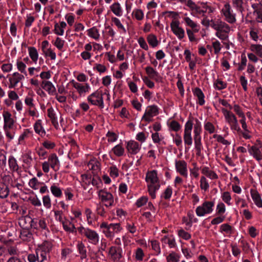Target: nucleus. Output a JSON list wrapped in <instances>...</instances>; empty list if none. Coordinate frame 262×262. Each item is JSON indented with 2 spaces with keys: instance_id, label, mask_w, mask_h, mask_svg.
Masks as SVG:
<instances>
[{
  "instance_id": "obj_1",
  "label": "nucleus",
  "mask_w": 262,
  "mask_h": 262,
  "mask_svg": "<svg viewBox=\"0 0 262 262\" xmlns=\"http://www.w3.org/2000/svg\"><path fill=\"white\" fill-rule=\"evenodd\" d=\"M187 5L192 10L193 13L199 14H202L203 16H205V13L208 12V13H210L212 12V8L210 7H208L206 4L204 3H198L196 4L192 0H187Z\"/></svg>"
},
{
  "instance_id": "obj_2",
  "label": "nucleus",
  "mask_w": 262,
  "mask_h": 262,
  "mask_svg": "<svg viewBox=\"0 0 262 262\" xmlns=\"http://www.w3.org/2000/svg\"><path fill=\"white\" fill-rule=\"evenodd\" d=\"M214 203L213 201H205L201 206L196 208V213L198 216H202L206 214L210 213L212 210V207Z\"/></svg>"
},
{
  "instance_id": "obj_3",
  "label": "nucleus",
  "mask_w": 262,
  "mask_h": 262,
  "mask_svg": "<svg viewBox=\"0 0 262 262\" xmlns=\"http://www.w3.org/2000/svg\"><path fill=\"white\" fill-rule=\"evenodd\" d=\"M177 17H174L170 24V27L173 33L177 36L179 39H182L184 38L185 35V32L184 29L180 27V22L179 20H176Z\"/></svg>"
},
{
  "instance_id": "obj_4",
  "label": "nucleus",
  "mask_w": 262,
  "mask_h": 262,
  "mask_svg": "<svg viewBox=\"0 0 262 262\" xmlns=\"http://www.w3.org/2000/svg\"><path fill=\"white\" fill-rule=\"evenodd\" d=\"M158 114L159 108L157 106L155 105L148 106L142 118V120L147 122H150L152 121L151 118L154 116L157 115Z\"/></svg>"
},
{
  "instance_id": "obj_5",
  "label": "nucleus",
  "mask_w": 262,
  "mask_h": 262,
  "mask_svg": "<svg viewBox=\"0 0 262 262\" xmlns=\"http://www.w3.org/2000/svg\"><path fill=\"white\" fill-rule=\"evenodd\" d=\"M98 195L103 202H109V204H105L106 207L113 205L114 203L113 196L110 192H107L103 189L98 192Z\"/></svg>"
},
{
  "instance_id": "obj_6",
  "label": "nucleus",
  "mask_w": 262,
  "mask_h": 262,
  "mask_svg": "<svg viewBox=\"0 0 262 262\" xmlns=\"http://www.w3.org/2000/svg\"><path fill=\"white\" fill-rule=\"evenodd\" d=\"M222 21L219 19H217V20L214 19L210 20L209 19H207L206 18L202 20V23L203 25L206 27L210 26L214 30L219 31L220 29V24L222 23Z\"/></svg>"
},
{
  "instance_id": "obj_7",
  "label": "nucleus",
  "mask_w": 262,
  "mask_h": 262,
  "mask_svg": "<svg viewBox=\"0 0 262 262\" xmlns=\"http://www.w3.org/2000/svg\"><path fill=\"white\" fill-rule=\"evenodd\" d=\"M122 249L120 247L112 246L110 248L109 254L114 261H119L122 257Z\"/></svg>"
},
{
  "instance_id": "obj_8",
  "label": "nucleus",
  "mask_w": 262,
  "mask_h": 262,
  "mask_svg": "<svg viewBox=\"0 0 262 262\" xmlns=\"http://www.w3.org/2000/svg\"><path fill=\"white\" fill-rule=\"evenodd\" d=\"M126 147L128 151L133 155L137 154L140 149L139 143L133 140L127 142Z\"/></svg>"
},
{
  "instance_id": "obj_9",
  "label": "nucleus",
  "mask_w": 262,
  "mask_h": 262,
  "mask_svg": "<svg viewBox=\"0 0 262 262\" xmlns=\"http://www.w3.org/2000/svg\"><path fill=\"white\" fill-rule=\"evenodd\" d=\"M41 86L43 89L47 91L50 95H54L56 93V88L51 81H42Z\"/></svg>"
},
{
  "instance_id": "obj_10",
  "label": "nucleus",
  "mask_w": 262,
  "mask_h": 262,
  "mask_svg": "<svg viewBox=\"0 0 262 262\" xmlns=\"http://www.w3.org/2000/svg\"><path fill=\"white\" fill-rule=\"evenodd\" d=\"M176 167L178 172L183 176H187V163L184 160L176 161Z\"/></svg>"
},
{
  "instance_id": "obj_11",
  "label": "nucleus",
  "mask_w": 262,
  "mask_h": 262,
  "mask_svg": "<svg viewBox=\"0 0 262 262\" xmlns=\"http://www.w3.org/2000/svg\"><path fill=\"white\" fill-rule=\"evenodd\" d=\"M249 151L255 158H256L257 160L260 161L262 160V151L260 148H259V144L258 143L256 145L252 146L249 149Z\"/></svg>"
},
{
  "instance_id": "obj_12",
  "label": "nucleus",
  "mask_w": 262,
  "mask_h": 262,
  "mask_svg": "<svg viewBox=\"0 0 262 262\" xmlns=\"http://www.w3.org/2000/svg\"><path fill=\"white\" fill-rule=\"evenodd\" d=\"M145 180L147 182H150L152 184H156L159 182L157 176V171L156 170L148 171L146 173Z\"/></svg>"
},
{
  "instance_id": "obj_13",
  "label": "nucleus",
  "mask_w": 262,
  "mask_h": 262,
  "mask_svg": "<svg viewBox=\"0 0 262 262\" xmlns=\"http://www.w3.org/2000/svg\"><path fill=\"white\" fill-rule=\"evenodd\" d=\"M13 77L9 78L10 84L9 88H14L20 80L24 78L23 75L19 74L18 72H15L13 74Z\"/></svg>"
},
{
  "instance_id": "obj_14",
  "label": "nucleus",
  "mask_w": 262,
  "mask_h": 262,
  "mask_svg": "<svg viewBox=\"0 0 262 262\" xmlns=\"http://www.w3.org/2000/svg\"><path fill=\"white\" fill-rule=\"evenodd\" d=\"M4 119V129L11 128L14 124V120L11 118V114L8 112H4L3 114Z\"/></svg>"
},
{
  "instance_id": "obj_15",
  "label": "nucleus",
  "mask_w": 262,
  "mask_h": 262,
  "mask_svg": "<svg viewBox=\"0 0 262 262\" xmlns=\"http://www.w3.org/2000/svg\"><path fill=\"white\" fill-rule=\"evenodd\" d=\"M84 235L90 240L92 241V243L94 244H96L98 242V235L94 230H92L88 228L86 229Z\"/></svg>"
},
{
  "instance_id": "obj_16",
  "label": "nucleus",
  "mask_w": 262,
  "mask_h": 262,
  "mask_svg": "<svg viewBox=\"0 0 262 262\" xmlns=\"http://www.w3.org/2000/svg\"><path fill=\"white\" fill-rule=\"evenodd\" d=\"M250 192L251 197L256 205L258 207H262V200L258 191L255 189H251Z\"/></svg>"
},
{
  "instance_id": "obj_17",
  "label": "nucleus",
  "mask_w": 262,
  "mask_h": 262,
  "mask_svg": "<svg viewBox=\"0 0 262 262\" xmlns=\"http://www.w3.org/2000/svg\"><path fill=\"white\" fill-rule=\"evenodd\" d=\"M194 95L198 99V103L203 105L205 103L204 95L202 91L199 88H195L193 90Z\"/></svg>"
},
{
  "instance_id": "obj_18",
  "label": "nucleus",
  "mask_w": 262,
  "mask_h": 262,
  "mask_svg": "<svg viewBox=\"0 0 262 262\" xmlns=\"http://www.w3.org/2000/svg\"><path fill=\"white\" fill-rule=\"evenodd\" d=\"M146 74L148 75L150 78L154 79L157 81H158V78L160 77L159 73L156 71L154 69L150 66L147 67L145 68Z\"/></svg>"
},
{
  "instance_id": "obj_19",
  "label": "nucleus",
  "mask_w": 262,
  "mask_h": 262,
  "mask_svg": "<svg viewBox=\"0 0 262 262\" xmlns=\"http://www.w3.org/2000/svg\"><path fill=\"white\" fill-rule=\"evenodd\" d=\"M52 248V244L50 242L45 241L41 244L38 245V248L36 250L42 251L47 253H49Z\"/></svg>"
},
{
  "instance_id": "obj_20",
  "label": "nucleus",
  "mask_w": 262,
  "mask_h": 262,
  "mask_svg": "<svg viewBox=\"0 0 262 262\" xmlns=\"http://www.w3.org/2000/svg\"><path fill=\"white\" fill-rule=\"evenodd\" d=\"M9 188L5 183H0V198L5 199L7 198L9 194Z\"/></svg>"
},
{
  "instance_id": "obj_21",
  "label": "nucleus",
  "mask_w": 262,
  "mask_h": 262,
  "mask_svg": "<svg viewBox=\"0 0 262 262\" xmlns=\"http://www.w3.org/2000/svg\"><path fill=\"white\" fill-rule=\"evenodd\" d=\"M8 163L9 168L12 171H17L18 170V165L15 158L13 156H10Z\"/></svg>"
},
{
  "instance_id": "obj_22",
  "label": "nucleus",
  "mask_w": 262,
  "mask_h": 262,
  "mask_svg": "<svg viewBox=\"0 0 262 262\" xmlns=\"http://www.w3.org/2000/svg\"><path fill=\"white\" fill-rule=\"evenodd\" d=\"M77 249L80 254V259H83L86 258V250L84 245L82 242H79L77 245Z\"/></svg>"
},
{
  "instance_id": "obj_23",
  "label": "nucleus",
  "mask_w": 262,
  "mask_h": 262,
  "mask_svg": "<svg viewBox=\"0 0 262 262\" xmlns=\"http://www.w3.org/2000/svg\"><path fill=\"white\" fill-rule=\"evenodd\" d=\"M222 111L224 114L226 120L230 124L234 123L232 116L235 117V116L232 112H231L229 111H228L225 108H223L222 109Z\"/></svg>"
},
{
  "instance_id": "obj_24",
  "label": "nucleus",
  "mask_w": 262,
  "mask_h": 262,
  "mask_svg": "<svg viewBox=\"0 0 262 262\" xmlns=\"http://www.w3.org/2000/svg\"><path fill=\"white\" fill-rule=\"evenodd\" d=\"M224 16H235V14L232 13L231 6L228 3H226L222 9Z\"/></svg>"
},
{
  "instance_id": "obj_25",
  "label": "nucleus",
  "mask_w": 262,
  "mask_h": 262,
  "mask_svg": "<svg viewBox=\"0 0 262 262\" xmlns=\"http://www.w3.org/2000/svg\"><path fill=\"white\" fill-rule=\"evenodd\" d=\"M147 40L149 45L152 48L157 47L159 44L157 36L153 34H150L147 36Z\"/></svg>"
},
{
  "instance_id": "obj_26",
  "label": "nucleus",
  "mask_w": 262,
  "mask_h": 262,
  "mask_svg": "<svg viewBox=\"0 0 262 262\" xmlns=\"http://www.w3.org/2000/svg\"><path fill=\"white\" fill-rule=\"evenodd\" d=\"M60 27L58 26L57 23L55 25L54 32L55 33L59 35H62L63 34V28L67 26V24L64 21H61L60 23Z\"/></svg>"
},
{
  "instance_id": "obj_27",
  "label": "nucleus",
  "mask_w": 262,
  "mask_h": 262,
  "mask_svg": "<svg viewBox=\"0 0 262 262\" xmlns=\"http://www.w3.org/2000/svg\"><path fill=\"white\" fill-rule=\"evenodd\" d=\"M91 96L96 98L97 99L96 101L99 104V106L101 108L103 107V100L102 97V94L100 93L98 91H96L94 93L91 94Z\"/></svg>"
},
{
  "instance_id": "obj_28",
  "label": "nucleus",
  "mask_w": 262,
  "mask_h": 262,
  "mask_svg": "<svg viewBox=\"0 0 262 262\" xmlns=\"http://www.w3.org/2000/svg\"><path fill=\"white\" fill-rule=\"evenodd\" d=\"M29 54L30 58L34 62H36L38 59V54L37 50L35 47H30L28 48Z\"/></svg>"
},
{
  "instance_id": "obj_29",
  "label": "nucleus",
  "mask_w": 262,
  "mask_h": 262,
  "mask_svg": "<svg viewBox=\"0 0 262 262\" xmlns=\"http://www.w3.org/2000/svg\"><path fill=\"white\" fill-rule=\"evenodd\" d=\"M48 116L51 119L52 123L55 127L58 125V122L53 107H51L48 109Z\"/></svg>"
},
{
  "instance_id": "obj_30",
  "label": "nucleus",
  "mask_w": 262,
  "mask_h": 262,
  "mask_svg": "<svg viewBox=\"0 0 262 262\" xmlns=\"http://www.w3.org/2000/svg\"><path fill=\"white\" fill-rule=\"evenodd\" d=\"M111 10L113 12L118 16L122 15V9L120 5L118 3H116L113 4L111 7Z\"/></svg>"
},
{
  "instance_id": "obj_31",
  "label": "nucleus",
  "mask_w": 262,
  "mask_h": 262,
  "mask_svg": "<svg viewBox=\"0 0 262 262\" xmlns=\"http://www.w3.org/2000/svg\"><path fill=\"white\" fill-rule=\"evenodd\" d=\"M112 151L116 156L121 157L124 154V148L120 144H119L114 147L112 148Z\"/></svg>"
},
{
  "instance_id": "obj_32",
  "label": "nucleus",
  "mask_w": 262,
  "mask_h": 262,
  "mask_svg": "<svg viewBox=\"0 0 262 262\" xmlns=\"http://www.w3.org/2000/svg\"><path fill=\"white\" fill-rule=\"evenodd\" d=\"M250 50L252 52H255L259 57L262 58V45L252 44L250 46Z\"/></svg>"
},
{
  "instance_id": "obj_33",
  "label": "nucleus",
  "mask_w": 262,
  "mask_h": 262,
  "mask_svg": "<svg viewBox=\"0 0 262 262\" xmlns=\"http://www.w3.org/2000/svg\"><path fill=\"white\" fill-rule=\"evenodd\" d=\"M194 118L190 115L189 117V120L187 121L185 125L184 133H191L193 126L192 120Z\"/></svg>"
},
{
  "instance_id": "obj_34",
  "label": "nucleus",
  "mask_w": 262,
  "mask_h": 262,
  "mask_svg": "<svg viewBox=\"0 0 262 262\" xmlns=\"http://www.w3.org/2000/svg\"><path fill=\"white\" fill-rule=\"evenodd\" d=\"M74 88L77 89L78 93L81 94L82 93H85L90 89V86L88 83H86L85 86L82 85L80 83H76Z\"/></svg>"
},
{
  "instance_id": "obj_35",
  "label": "nucleus",
  "mask_w": 262,
  "mask_h": 262,
  "mask_svg": "<svg viewBox=\"0 0 262 262\" xmlns=\"http://www.w3.org/2000/svg\"><path fill=\"white\" fill-rule=\"evenodd\" d=\"M49 161L50 162L51 167L55 169V167L59 163V160L55 154H51L49 157Z\"/></svg>"
},
{
  "instance_id": "obj_36",
  "label": "nucleus",
  "mask_w": 262,
  "mask_h": 262,
  "mask_svg": "<svg viewBox=\"0 0 262 262\" xmlns=\"http://www.w3.org/2000/svg\"><path fill=\"white\" fill-rule=\"evenodd\" d=\"M36 253L37 255V260L38 262H43L45 260H47V253L42 252V251L36 250Z\"/></svg>"
},
{
  "instance_id": "obj_37",
  "label": "nucleus",
  "mask_w": 262,
  "mask_h": 262,
  "mask_svg": "<svg viewBox=\"0 0 262 262\" xmlns=\"http://www.w3.org/2000/svg\"><path fill=\"white\" fill-rule=\"evenodd\" d=\"M69 226H71V227H69L67 224H65L63 223V228L64 230L67 232H70L72 233H76V228L75 227V225L71 222H69Z\"/></svg>"
},
{
  "instance_id": "obj_38",
  "label": "nucleus",
  "mask_w": 262,
  "mask_h": 262,
  "mask_svg": "<svg viewBox=\"0 0 262 262\" xmlns=\"http://www.w3.org/2000/svg\"><path fill=\"white\" fill-rule=\"evenodd\" d=\"M88 35L93 38L95 39H98L99 37V34L98 33V30L95 27H93L92 28L88 30Z\"/></svg>"
},
{
  "instance_id": "obj_39",
  "label": "nucleus",
  "mask_w": 262,
  "mask_h": 262,
  "mask_svg": "<svg viewBox=\"0 0 262 262\" xmlns=\"http://www.w3.org/2000/svg\"><path fill=\"white\" fill-rule=\"evenodd\" d=\"M51 191L52 194L56 197L59 198L62 195L61 190L55 185L51 186Z\"/></svg>"
},
{
  "instance_id": "obj_40",
  "label": "nucleus",
  "mask_w": 262,
  "mask_h": 262,
  "mask_svg": "<svg viewBox=\"0 0 262 262\" xmlns=\"http://www.w3.org/2000/svg\"><path fill=\"white\" fill-rule=\"evenodd\" d=\"M101 228H105V230L103 231L104 233L106 234V236L107 237H111L112 236V232L110 230V225H108L105 222H103L100 225Z\"/></svg>"
},
{
  "instance_id": "obj_41",
  "label": "nucleus",
  "mask_w": 262,
  "mask_h": 262,
  "mask_svg": "<svg viewBox=\"0 0 262 262\" xmlns=\"http://www.w3.org/2000/svg\"><path fill=\"white\" fill-rule=\"evenodd\" d=\"M179 255L175 252H172L169 254L167 257V262H178L179 260Z\"/></svg>"
},
{
  "instance_id": "obj_42",
  "label": "nucleus",
  "mask_w": 262,
  "mask_h": 262,
  "mask_svg": "<svg viewBox=\"0 0 262 262\" xmlns=\"http://www.w3.org/2000/svg\"><path fill=\"white\" fill-rule=\"evenodd\" d=\"M32 234L28 230H24L20 233V237L24 241H30Z\"/></svg>"
},
{
  "instance_id": "obj_43",
  "label": "nucleus",
  "mask_w": 262,
  "mask_h": 262,
  "mask_svg": "<svg viewBox=\"0 0 262 262\" xmlns=\"http://www.w3.org/2000/svg\"><path fill=\"white\" fill-rule=\"evenodd\" d=\"M110 175L111 177L117 178L119 176V170L115 165L111 166L110 168Z\"/></svg>"
},
{
  "instance_id": "obj_44",
  "label": "nucleus",
  "mask_w": 262,
  "mask_h": 262,
  "mask_svg": "<svg viewBox=\"0 0 262 262\" xmlns=\"http://www.w3.org/2000/svg\"><path fill=\"white\" fill-rule=\"evenodd\" d=\"M209 184L207 181L206 178L204 176H202L200 180V187L202 189L206 191L209 188Z\"/></svg>"
},
{
  "instance_id": "obj_45",
  "label": "nucleus",
  "mask_w": 262,
  "mask_h": 262,
  "mask_svg": "<svg viewBox=\"0 0 262 262\" xmlns=\"http://www.w3.org/2000/svg\"><path fill=\"white\" fill-rule=\"evenodd\" d=\"M122 228L120 227V224L119 223L110 224V230H111L112 232V236L114 234V232H118Z\"/></svg>"
},
{
  "instance_id": "obj_46",
  "label": "nucleus",
  "mask_w": 262,
  "mask_h": 262,
  "mask_svg": "<svg viewBox=\"0 0 262 262\" xmlns=\"http://www.w3.org/2000/svg\"><path fill=\"white\" fill-rule=\"evenodd\" d=\"M169 127L172 130L175 132L179 131L181 127L180 124L176 120H172L171 121Z\"/></svg>"
},
{
  "instance_id": "obj_47",
  "label": "nucleus",
  "mask_w": 262,
  "mask_h": 262,
  "mask_svg": "<svg viewBox=\"0 0 262 262\" xmlns=\"http://www.w3.org/2000/svg\"><path fill=\"white\" fill-rule=\"evenodd\" d=\"M195 124L194 126V134H200L202 131V127L200 122L196 118H195Z\"/></svg>"
},
{
  "instance_id": "obj_48",
  "label": "nucleus",
  "mask_w": 262,
  "mask_h": 262,
  "mask_svg": "<svg viewBox=\"0 0 262 262\" xmlns=\"http://www.w3.org/2000/svg\"><path fill=\"white\" fill-rule=\"evenodd\" d=\"M247 61L246 56L244 54H243L241 56V63L239 64V66L237 69L238 71H242L245 69L246 66Z\"/></svg>"
},
{
  "instance_id": "obj_49",
  "label": "nucleus",
  "mask_w": 262,
  "mask_h": 262,
  "mask_svg": "<svg viewBox=\"0 0 262 262\" xmlns=\"http://www.w3.org/2000/svg\"><path fill=\"white\" fill-rule=\"evenodd\" d=\"M112 22L118 27V29H121L124 33L126 32V31L120 21L117 17H112Z\"/></svg>"
},
{
  "instance_id": "obj_50",
  "label": "nucleus",
  "mask_w": 262,
  "mask_h": 262,
  "mask_svg": "<svg viewBox=\"0 0 262 262\" xmlns=\"http://www.w3.org/2000/svg\"><path fill=\"white\" fill-rule=\"evenodd\" d=\"M106 137H108L107 141L109 142H113L117 140L118 136L114 132L108 131L106 134Z\"/></svg>"
},
{
  "instance_id": "obj_51",
  "label": "nucleus",
  "mask_w": 262,
  "mask_h": 262,
  "mask_svg": "<svg viewBox=\"0 0 262 262\" xmlns=\"http://www.w3.org/2000/svg\"><path fill=\"white\" fill-rule=\"evenodd\" d=\"M232 117H233L232 118H233V119L234 121V123L230 124L231 128L232 129L236 130L238 133L242 132V130L238 124L237 120L236 119V117H233V116H232Z\"/></svg>"
},
{
  "instance_id": "obj_52",
  "label": "nucleus",
  "mask_w": 262,
  "mask_h": 262,
  "mask_svg": "<svg viewBox=\"0 0 262 262\" xmlns=\"http://www.w3.org/2000/svg\"><path fill=\"white\" fill-rule=\"evenodd\" d=\"M178 235L180 237L185 240H188L191 238V235L189 233L185 231L183 229H181L178 231Z\"/></svg>"
},
{
  "instance_id": "obj_53",
  "label": "nucleus",
  "mask_w": 262,
  "mask_h": 262,
  "mask_svg": "<svg viewBox=\"0 0 262 262\" xmlns=\"http://www.w3.org/2000/svg\"><path fill=\"white\" fill-rule=\"evenodd\" d=\"M184 140L185 144L188 145H191L192 144V139L191 133H184Z\"/></svg>"
},
{
  "instance_id": "obj_54",
  "label": "nucleus",
  "mask_w": 262,
  "mask_h": 262,
  "mask_svg": "<svg viewBox=\"0 0 262 262\" xmlns=\"http://www.w3.org/2000/svg\"><path fill=\"white\" fill-rule=\"evenodd\" d=\"M205 129L208 131L210 134L213 133L215 131V127L213 124L210 122H207L204 125Z\"/></svg>"
},
{
  "instance_id": "obj_55",
  "label": "nucleus",
  "mask_w": 262,
  "mask_h": 262,
  "mask_svg": "<svg viewBox=\"0 0 262 262\" xmlns=\"http://www.w3.org/2000/svg\"><path fill=\"white\" fill-rule=\"evenodd\" d=\"M64 43V41L63 40H62L60 38L57 37L55 41L54 45L58 50H61L63 48Z\"/></svg>"
},
{
  "instance_id": "obj_56",
  "label": "nucleus",
  "mask_w": 262,
  "mask_h": 262,
  "mask_svg": "<svg viewBox=\"0 0 262 262\" xmlns=\"http://www.w3.org/2000/svg\"><path fill=\"white\" fill-rule=\"evenodd\" d=\"M215 35L220 39L223 40H226L228 38V33L221 31L220 30L219 31H216Z\"/></svg>"
},
{
  "instance_id": "obj_57",
  "label": "nucleus",
  "mask_w": 262,
  "mask_h": 262,
  "mask_svg": "<svg viewBox=\"0 0 262 262\" xmlns=\"http://www.w3.org/2000/svg\"><path fill=\"white\" fill-rule=\"evenodd\" d=\"M17 67L18 70L22 73H24L25 75H27V72L25 71L26 67V64L22 61L17 62Z\"/></svg>"
},
{
  "instance_id": "obj_58",
  "label": "nucleus",
  "mask_w": 262,
  "mask_h": 262,
  "mask_svg": "<svg viewBox=\"0 0 262 262\" xmlns=\"http://www.w3.org/2000/svg\"><path fill=\"white\" fill-rule=\"evenodd\" d=\"M147 201L148 198L147 197L142 196L137 201L136 205L138 207H140L145 204Z\"/></svg>"
},
{
  "instance_id": "obj_59",
  "label": "nucleus",
  "mask_w": 262,
  "mask_h": 262,
  "mask_svg": "<svg viewBox=\"0 0 262 262\" xmlns=\"http://www.w3.org/2000/svg\"><path fill=\"white\" fill-rule=\"evenodd\" d=\"M172 190L171 187L168 186L163 193V197L165 200H169L171 196Z\"/></svg>"
},
{
  "instance_id": "obj_60",
  "label": "nucleus",
  "mask_w": 262,
  "mask_h": 262,
  "mask_svg": "<svg viewBox=\"0 0 262 262\" xmlns=\"http://www.w3.org/2000/svg\"><path fill=\"white\" fill-rule=\"evenodd\" d=\"M234 111L236 113V114L241 118H244L245 117L244 113L241 109V107L235 104L233 106Z\"/></svg>"
},
{
  "instance_id": "obj_61",
  "label": "nucleus",
  "mask_w": 262,
  "mask_h": 262,
  "mask_svg": "<svg viewBox=\"0 0 262 262\" xmlns=\"http://www.w3.org/2000/svg\"><path fill=\"white\" fill-rule=\"evenodd\" d=\"M144 255L143 250L138 248L136 252V259L138 260H142L143 257Z\"/></svg>"
},
{
  "instance_id": "obj_62",
  "label": "nucleus",
  "mask_w": 262,
  "mask_h": 262,
  "mask_svg": "<svg viewBox=\"0 0 262 262\" xmlns=\"http://www.w3.org/2000/svg\"><path fill=\"white\" fill-rule=\"evenodd\" d=\"M138 41L140 47L142 49H144L145 50H148V45H147L144 38L143 37H140L138 39Z\"/></svg>"
},
{
  "instance_id": "obj_63",
  "label": "nucleus",
  "mask_w": 262,
  "mask_h": 262,
  "mask_svg": "<svg viewBox=\"0 0 262 262\" xmlns=\"http://www.w3.org/2000/svg\"><path fill=\"white\" fill-rule=\"evenodd\" d=\"M43 205L47 208H50L51 207V200L49 195H45L42 198Z\"/></svg>"
},
{
  "instance_id": "obj_64",
  "label": "nucleus",
  "mask_w": 262,
  "mask_h": 262,
  "mask_svg": "<svg viewBox=\"0 0 262 262\" xmlns=\"http://www.w3.org/2000/svg\"><path fill=\"white\" fill-rule=\"evenodd\" d=\"M9 254L12 256H17L18 255V252L17 248L14 246H11L8 249Z\"/></svg>"
}]
</instances>
